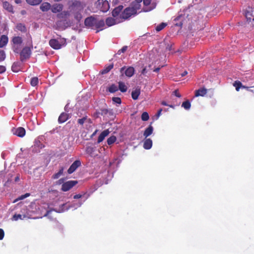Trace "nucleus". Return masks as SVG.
Here are the masks:
<instances>
[{"label": "nucleus", "instance_id": "20e7f679", "mask_svg": "<svg viewBox=\"0 0 254 254\" xmlns=\"http://www.w3.org/2000/svg\"><path fill=\"white\" fill-rule=\"evenodd\" d=\"M135 14L131 9L127 7L125 8L120 14V22H122L129 18L131 15Z\"/></svg>", "mask_w": 254, "mask_h": 254}, {"label": "nucleus", "instance_id": "49530a36", "mask_svg": "<svg viewBox=\"0 0 254 254\" xmlns=\"http://www.w3.org/2000/svg\"><path fill=\"white\" fill-rule=\"evenodd\" d=\"M58 121L60 123H64V112L62 113L60 115Z\"/></svg>", "mask_w": 254, "mask_h": 254}, {"label": "nucleus", "instance_id": "72a5a7b5", "mask_svg": "<svg viewBox=\"0 0 254 254\" xmlns=\"http://www.w3.org/2000/svg\"><path fill=\"white\" fill-rule=\"evenodd\" d=\"M118 90V87L115 84H112L108 88V91L111 93H115Z\"/></svg>", "mask_w": 254, "mask_h": 254}, {"label": "nucleus", "instance_id": "338daca9", "mask_svg": "<svg viewBox=\"0 0 254 254\" xmlns=\"http://www.w3.org/2000/svg\"><path fill=\"white\" fill-rule=\"evenodd\" d=\"M26 11H25V10H22V11H21V13L22 14H23V15H24V14H26Z\"/></svg>", "mask_w": 254, "mask_h": 254}, {"label": "nucleus", "instance_id": "a19ab883", "mask_svg": "<svg viewBox=\"0 0 254 254\" xmlns=\"http://www.w3.org/2000/svg\"><path fill=\"white\" fill-rule=\"evenodd\" d=\"M6 58V55L4 51L2 50H0V62L3 61Z\"/></svg>", "mask_w": 254, "mask_h": 254}, {"label": "nucleus", "instance_id": "58836bf2", "mask_svg": "<svg viewBox=\"0 0 254 254\" xmlns=\"http://www.w3.org/2000/svg\"><path fill=\"white\" fill-rule=\"evenodd\" d=\"M30 195V193H26L25 194L23 195H21V196H19L17 198H16L14 201V202H15L18 200H22Z\"/></svg>", "mask_w": 254, "mask_h": 254}, {"label": "nucleus", "instance_id": "bf43d9fd", "mask_svg": "<svg viewBox=\"0 0 254 254\" xmlns=\"http://www.w3.org/2000/svg\"><path fill=\"white\" fill-rule=\"evenodd\" d=\"M188 74V72L187 71H184L182 74L181 76L183 77L186 75Z\"/></svg>", "mask_w": 254, "mask_h": 254}, {"label": "nucleus", "instance_id": "9b49d317", "mask_svg": "<svg viewBox=\"0 0 254 254\" xmlns=\"http://www.w3.org/2000/svg\"><path fill=\"white\" fill-rule=\"evenodd\" d=\"M49 45L55 49H59L61 48V45L60 44L59 42L55 39L50 40Z\"/></svg>", "mask_w": 254, "mask_h": 254}, {"label": "nucleus", "instance_id": "cd10ccee", "mask_svg": "<svg viewBox=\"0 0 254 254\" xmlns=\"http://www.w3.org/2000/svg\"><path fill=\"white\" fill-rule=\"evenodd\" d=\"M12 42L14 45H20L22 43V39L19 36H15L12 38Z\"/></svg>", "mask_w": 254, "mask_h": 254}, {"label": "nucleus", "instance_id": "37998d69", "mask_svg": "<svg viewBox=\"0 0 254 254\" xmlns=\"http://www.w3.org/2000/svg\"><path fill=\"white\" fill-rule=\"evenodd\" d=\"M127 46H125L123 47L122 48V49H121L120 50H119L118 51V54L120 55L121 53H123L127 51Z\"/></svg>", "mask_w": 254, "mask_h": 254}, {"label": "nucleus", "instance_id": "473e14b6", "mask_svg": "<svg viewBox=\"0 0 254 254\" xmlns=\"http://www.w3.org/2000/svg\"><path fill=\"white\" fill-rule=\"evenodd\" d=\"M104 25H105V22H104V20H101L98 21H97V20L96 21V24H95V26L97 28H102L104 26Z\"/></svg>", "mask_w": 254, "mask_h": 254}, {"label": "nucleus", "instance_id": "c756f323", "mask_svg": "<svg viewBox=\"0 0 254 254\" xmlns=\"http://www.w3.org/2000/svg\"><path fill=\"white\" fill-rule=\"evenodd\" d=\"M42 0H26V2L31 5H37L42 2Z\"/></svg>", "mask_w": 254, "mask_h": 254}, {"label": "nucleus", "instance_id": "39448f33", "mask_svg": "<svg viewBox=\"0 0 254 254\" xmlns=\"http://www.w3.org/2000/svg\"><path fill=\"white\" fill-rule=\"evenodd\" d=\"M31 54V50L29 47H25L20 53V61L23 62L24 60L29 59Z\"/></svg>", "mask_w": 254, "mask_h": 254}, {"label": "nucleus", "instance_id": "7c9ffc66", "mask_svg": "<svg viewBox=\"0 0 254 254\" xmlns=\"http://www.w3.org/2000/svg\"><path fill=\"white\" fill-rule=\"evenodd\" d=\"M233 86L236 88L237 91H239L241 88H242V83L238 80L235 81L233 83Z\"/></svg>", "mask_w": 254, "mask_h": 254}, {"label": "nucleus", "instance_id": "de8ad7c7", "mask_svg": "<svg viewBox=\"0 0 254 254\" xmlns=\"http://www.w3.org/2000/svg\"><path fill=\"white\" fill-rule=\"evenodd\" d=\"M75 14V18L78 20H79L81 18L82 16L80 12H74L73 13Z\"/></svg>", "mask_w": 254, "mask_h": 254}, {"label": "nucleus", "instance_id": "0e129e2a", "mask_svg": "<svg viewBox=\"0 0 254 254\" xmlns=\"http://www.w3.org/2000/svg\"><path fill=\"white\" fill-rule=\"evenodd\" d=\"M125 69V66L122 67V68L120 69V72H121V73H122V72H123V71L124 70V69Z\"/></svg>", "mask_w": 254, "mask_h": 254}, {"label": "nucleus", "instance_id": "c03bdc74", "mask_svg": "<svg viewBox=\"0 0 254 254\" xmlns=\"http://www.w3.org/2000/svg\"><path fill=\"white\" fill-rule=\"evenodd\" d=\"M13 220L15 221L18 220L19 219H22V215L21 214H14L12 217Z\"/></svg>", "mask_w": 254, "mask_h": 254}, {"label": "nucleus", "instance_id": "b1692460", "mask_svg": "<svg viewBox=\"0 0 254 254\" xmlns=\"http://www.w3.org/2000/svg\"><path fill=\"white\" fill-rule=\"evenodd\" d=\"M16 28L21 32L25 33L27 31L25 25L21 23H17L16 25Z\"/></svg>", "mask_w": 254, "mask_h": 254}, {"label": "nucleus", "instance_id": "bb28decb", "mask_svg": "<svg viewBox=\"0 0 254 254\" xmlns=\"http://www.w3.org/2000/svg\"><path fill=\"white\" fill-rule=\"evenodd\" d=\"M106 23L108 26H111L116 24V22L114 18L108 17L106 19Z\"/></svg>", "mask_w": 254, "mask_h": 254}, {"label": "nucleus", "instance_id": "e2e57ef3", "mask_svg": "<svg viewBox=\"0 0 254 254\" xmlns=\"http://www.w3.org/2000/svg\"><path fill=\"white\" fill-rule=\"evenodd\" d=\"M160 69V67H157L153 70V71L158 72L159 71Z\"/></svg>", "mask_w": 254, "mask_h": 254}, {"label": "nucleus", "instance_id": "3c124183", "mask_svg": "<svg viewBox=\"0 0 254 254\" xmlns=\"http://www.w3.org/2000/svg\"><path fill=\"white\" fill-rule=\"evenodd\" d=\"M174 95H175L176 97L180 98L181 97V95L179 93L178 90H175L173 92Z\"/></svg>", "mask_w": 254, "mask_h": 254}, {"label": "nucleus", "instance_id": "4d7b16f0", "mask_svg": "<svg viewBox=\"0 0 254 254\" xmlns=\"http://www.w3.org/2000/svg\"><path fill=\"white\" fill-rule=\"evenodd\" d=\"M57 17L59 18H63L64 17V14L63 13V12H61V13H60L57 14Z\"/></svg>", "mask_w": 254, "mask_h": 254}, {"label": "nucleus", "instance_id": "f8f14e48", "mask_svg": "<svg viewBox=\"0 0 254 254\" xmlns=\"http://www.w3.org/2000/svg\"><path fill=\"white\" fill-rule=\"evenodd\" d=\"M13 134L19 137H22L25 134V130L22 127H19L15 129L13 132Z\"/></svg>", "mask_w": 254, "mask_h": 254}, {"label": "nucleus", "instance_id": "ea45409f", "mask_svg": "<svg viewBox=\"0 0 254 254\" xmlns=\"http://www.w3.org/2000/svg\"><path fill=\"white\" fill-rule=\"evenodd\" d=\"M141 118L143 121H147L148 120L149 117L148 114L146 112H144L142 114Z\"/></svg>", "mask_w": 254, "mask_h": 254}, {"label": "nucleus", "instance_id": "8fccbe9b", "mask_svg": "<svg viewBox=\"0 0 254 254\" xmlns=\"http://www.w3.org/2000/svg\"><path fill=\"white\" fill-rule=\"evenodd\" d=\"M6 70V67L4 65H0V73H4Z\"/></svg>", "mask_w": 254, "mask_h": 254}, {"label": "nucleus", "instance_id": "4c0bfd02", "mask_svg": "<svg viewBox=\"0 0 254 254\" xmlns=\"http://www.w3.org/2000/svg\"><path fill=\"white\" fill-rule=\"evenodd\" d=\"M38 83V78L37 77H32L31 79L30 84L32 86H36Z\"/></svg>", "mask_w": 254, "mask_h": 254}, {"label": "nucleus", "instance_id": "6e6552de", "mask_svg": "<svg viewBox=\"0 0 254 254\" xmlns=\"http://www.w3.org/2000/svg\"><path fill=\"white\" fill-rule=\"evenodd\" d=\"M81 162L79 160H75L70 166L69 168L67 170V173L69 174H72L74 172L78 167L81 166Z\"/></svg>", "mask_w": 254, "mask_h": 254}, {"label": "nucleus", "instance_id": "864d4df0", "mask_svg": "<svg viewBox=\"0 0 254 254\" xmlns=\"http://www.w3.org/2000/svg\"><path fill=\"white\" fill-rule=\"evenodd\" d=\"M162 111V109H159L158 111V112H157V113L156 114V115L157 118H158L161 115Z\"/></svg>", "mask_w": 254, "mask_h": 254}, {"label": "nucleus", "instance_id": "412c9836", "mask_svg": "<svg viewBox=\"0 0 254 254\" xmlns=\"http://www.w3.org/2000/svg\"><path fill=\"white\" fill-rule=\"evenodd\" d=\"M8 42V37L6 35H2L0 39V48L5 46Z\"/></svg>", "mask_w": 254, "mask_h": 254}, {"label": "nucleus", "instance_id": "f704fd0d", "mask_svg": "<svg viewBox=\"0 0 254 254\" xmlns=\"http://www.w3.org/2000/svg\"><path fill=\"white\" fill-rule=\"evenodd\" d=\"M167 26V24L166 23L162 22L160 23L159 25H157L155 29L156 31L159 32L162 29H163Z\"/></svg>", "mask_w": 254, "mask_h": 254}, {"label": "nucleus", "instance_id": "7ed1b4c3", "mask_svg": "<svg viewBox=\"0 0 254 254\" xmlns=\"http://www.w3.org/2000/svg\"><path fill=\"white\" fill-rule=\"evenodd\" d=\"M83 8L84 7L82 3L77 0L73 1L69 7L70 11L72 13L80 12Z\"/></svg>", "mask_w": 254, "mask_h": 254}, {"label": "nucleus", "instance_id": "4be33fe9", "mask_svg": "<svg viewBox=\"0 0 254 254\" xmlns=\"http://www.w3.org/2000/svg\"><path fill=\"white\" fill-rule=\"evenodd\" d=\"M58 186L60 190L64 191V178H61L59 181H57L54 185V187L56 188Z\"/></svg>", "mask_w": 254, "mask_h": 254}, {"label": "nucleus", "instance_id": "f257e3e1", "mask_svg": "<svg viewBox=\"0 0 254 254\" xmlns=\"http://www.w3.org/2000/svg\"><path fill=\"white\" fill-rule=\"evenodd\" d=\"M152 0H134L132 1L129 7L135 14L137 13V10H139L141 8V3L143 1V7L142 10L144 12H148L156 7V4L154 3H151Z\"/></svg>", "mask_w": 254, "mask_h": 254}, {"label": "nucleus", "instance_id": "13d9d810", "mask_svg": "<svg viewBox=\"0 0 254 254\" xmlns=\"http://www.w3.org/2000/svg\"><path fill=\"white\" fill-rule=\"evenodd\" d=\"M69 104H67L65 106H64V111H67V112H69V110L67 109L68 108H69V106H68Z\"/></svg>", "mask_w": 254, "mask_h": 254}, {"label": "nucleus", "instance_id": "a211bd4d", "mask_svg": "<svg viewBox=\"0 0 254 254\" xmlns=\"http://www.w3.org/2000/svg\"><path fill=\"white\" fill-rule=\"evenodd\" d=\"M140 94V88L137 87L131 92V97L133 100H137Z\"/></svg>", "mask_w": 254, "mask_h": 254}, {"label": "nucleus", "instance_id": "2eb2a0df", "mask_svg": "<svg viewBox=\"0 0 254 254\" xmlns=\"http://www.w3.org/2000/svg\"><path fill=\"white\" fill-rule=\"evenodd\" d=\"M207 90L203 87L198 89L195 91V96H204L207 93Z\"/></svg>", "mask_w": 254, "mask_h": 254}, {"label": "nucleus", "instance_id": "5fc2aeb1", "mask_svg": "<svg viewBox=\"0 0 254 254\" xmlns=\"http://www.w3.org/2000/svg\"><path fill=\"white\" fill-rule=\"evenodd\" d=\"M161 104L164 106H169L171 108H174V106L173 105H169L167 104V103L165 101H162L161 102Z\"/></svg>", "mask_w": 254, "mask_h": 254}, {"label": "nucleus", "instance_id": "c9c22d12", "mask_svg": "<svg viewBox=\"0 0 254 254\" xmlns=\"http://www.w3.org/2000/svg\"><path fill=\"white\" fill-rule=\"evenodd\" d=\"M191 106V104L189 100H187L184 102L182 105V107L184 108L186 110H189L190 109Z\"/></svg>", "mask_w": 254, "mask_h": 254}, {"label": "nucleus", "instance_id": "5701e85b", "mask_svg": "<svg viewBox=\"0 0 254 254\" xmlns=\"http://www.w3.org/2000/svg\"><path fill=\"white\" fill-rule=\"evenodd\" d=\"M134 73V69L132 66L128 67L125 72L126 75L127 77H131Z\"/></svg>", "mask_w": 254, "mask_h": 254}, {"label": "nucleus", "instance_id": "393cba45", "mask_svg": "<svg viewBox=\"0 0 254 254\" xmlns=\"http://www.w3.org/2000/svg\"><path fill=\"white\" fill-rule=\"evenodd\" d=\"M21 64L18 62H14L11 66V69L13 72H17L20 70Z\"/></svg>", "mask_w": 254, "mask_h": 254}, {"label": "nucleus", "instance_id": "6ab92c4d", "mask_svg": "<svg viewBox=\"0 0 254 254\" xmlns=\"http://www.w3.org/2000/svg\"><path fill=\"white\" fill-rule=\"evenodd\" d=\"M153 131V127L152 126L149 125L148 127H147L144 131L143 136L145 138H147L148 136L151 135Z\"/></svg>", "mask_w": 254, "mask_h": 254}, {"label": "nucleus", "instance_id": "2f4dec72", "mask_svg": "<svg viewBox=\"0 0 254 254\" xmlns=\"http://www.w3.org/2000/svg\"><path fill=\"white\" fill-rule=\"evenodd\" d=\"M117 140L115 136L112 135L108 138L107 141L108 145H110L113 144Z\"/></svg>", "mask_w": 254, "mask_h": 254}, {"label": "nucleus", "instance_id": "a18cd8bd", "mask_svg": "<svg viewBox=\"0 0 254 254\" xmlns=\"http://www.w3.org/2000/svg\"><path fill=\"white\" fill-rule=\"evenodd\" d=\"M86 120V118L83 117L81 119H79L77 121V122L79 124L82 125L84 123L85 121Z\"/></svg>", "mask_w": 254, "mask_h": 254}, {"label": "nucleus", "instance_id": "79ce46f5", "mask_svg": "<svg viewBox=\"0 0 254 254\" xmlns=\"http://www.w3.org/2000/svg\"><path fill=\"white\" fill-rule=\"evenodd\" d=\"M112 101L114 103L121 104L122 103L121 99L120 97H113Z\"/></svg>", "mask_w": 254, "mask_h": 254}, {"label": "nucleus", "instance_id": "dca6fc26", "mask_svg": "<svg viewBox=\"0 0 254 254\" xmlns=\"http://www.w3.org/2000/svg\"><path fill=\"white\" fill-rule=\"evenodd\" d=\"M40 8L42 11L46 12L51 9V5L49 2H44L41 4Z\"/></svg>", "mask_w": 254, "mask_h": 254}, {"label": "nucleus", "instance_id": "603ef678", "mask_svg": "<svg viewBox=\"0 0 254 254\" xmlns=\"http://www.w3.org/2000/svg\"><path fill=\"white\" fill-rule=\"evenodd\" d=\"M83 195L80 194H75L73 196V198L74 199H78V198H81Z\"/></svg>", "mask_w": 254, "mask_h": 254}, {"label": "nucleus", "instance_id": "9d476101", "mask_svg": "<svg viewBox=\"0 0 254 254\" xmlns=\"http://www.w3.org/2000/svg\"><path fill=\"white\" fill-rule=\"evenodd\" d=\"M96 19L92 16L88 17L85 19L84 24L86 26L92 27L96 24Z\"/></svg>", "mask_w": 254, "mask_h": 254}, {"label": "nucleus", "instance_id": "f3484780", "mask_svg": "<svg viewBox=\"0 0 254 254\" xmlns=\"http://www.w3.org/2000/svg\"><path fill=\"white\" fill-rule=\"evenodd\" d=\"M152 141L150 138H145L143 142V147L145 149H149L152 147Z\"/></svg>", "mask_w": 254, "mask_h": 254}, {"label": "nucleus", "instance_id": "a878e982", "mask_svg": "<svg viewBox=\"0 0 254 254\" xmlns=\"http://www.w3.org/2000/svg\"><path fill=\"white\" fill-rule=\"evenodd\" d=\"M3 7L9 12H13V7L12 5L7 1H4L3 2Z\"/></svg>", "mask_w": 254, "mask_h": 254}, {"label": "nucleus", "instance_id": "ddd939ff", "mask_svg": "<svg viewBox=\"0 0 254 254\" xmlns=\"http://www.w3.org/2000/svg\"><path fill=\"white\" fill-rule=\"evenodd\" d=\"M63 8L62 4L55 3L51 6V10L53 13L61 12Z\"/></svg>", "mask_w": 254, "mask_h": 254}, {"label": "nucleus", "instance_id": "e433bc0d", "mask_svg": "<svg viewBox=\"0 0 254 254\" xmlns=\"http://www.w3.org/2000/svg\"><path fill=\"white\" fill-rule=\"evenodd\" d=\"M63 170L64 169L63 168H61L58 173H56L53 176L52 178L54 179L59 178V177L63 174Z\"/></svg>", "mask_w": 254, "mask_h": 254}, {"label": "nucleus", "instance_id": "052dcab7", "mask_svg": "<svg viewBox=\"0 0 254 254\" xmlns=\"http://www.w3.org/2000/svg\"><path fill=\"white\" fill-rule=\"evenodd\" d=\"M242 88L246 89V90H247L248 91H249V90H250V87L246 86H244V85H243V86H242Z\"/></svg>", "mask_w": 254, "mask_h": 254}, {"label": "nucleus", "instance_id": "4468645a", "mask_svg": "<svg viewBox=\"0 0 254 254\" xmlns=\"http://www.w3.org/2000/svg\"><path fill=\"white\" fill-rule=\"evenodd\" d=\"M109 133H110V131H109L108 129H106V130H104V131H103L100 133V134L99 135V136L98 137V138L97 140V142L98 143H99L101 142L102 141H103L104 139H105V138L109 135Z\"/></svg>", "mask_w": 254, "mask_h": 254}, {"label": "nucleus", "instance_id": "69168bd1", "mask_svg": "<svg viewBox=\"0 0 254 254\" xmlns=\"http://www.w3.org/2000/svg\"><path fill=\"white\" fill-rule=\"evenodd\" d=\"M15 2L16 3H21V0H15Z\"/></svg>", "mask_w": 254, "mask_h": 254}, {"label": "nucleus", "instance_id": "f03ea898", "mask_svg": "<svg viewBox=\"0 0 254 254\" xmlns=\"http://www.w3.org/2000/svg\"><path fill=\"white\" fill-rule=\"evenodd\" d=\"M95 6L98 10L102 12H107L110 8V5L106 0H98L95 3Z\"/></svg>", "mask_w": 254, "mask_h": 254}, {"label": "nucleus", "instance_id": "1a4fd4ad", "mask_svg": "<svg viewBox=\"0 0 254 254\" xmlns=\"http://www.w3.org/2000/svg\"><path fill=\"white\" fill-rule=\"evenodd\" d=\"M78 184V181H68L64 182V191H66L70 190L72 188H73L74 186Z\"/></svg>", "mask_w": 254, "mask_h": 254}, {"label": "nucleus", "instance_id": "0eeeda50", "mask_svg": "<svg viewBox=\"0 0 254 254\" xmlns=\"http://www.w3.org/2000/svg\"><path fill=\"white\" fill-rule=\"evenodd\" d=\"M124 7L123 5H119L115 7L112 11V16L116 18V20H119L120 22V14L122 12Z\"/></svg>", "mask_w": 254, "mask_h": 254}, {"label": "nucleus", "instance_id": "423d86ee", "mask_svg": "<svg viewBox=\"0 0 254 254\" xmlns=\"http://www.w3.org/2000/svg\"><path fill=\"white\" fill-rule=\"evenodd\" d=\"M245 15L247 21L251 22L254 20V8L248 7L245 11Z\"/></svg>", "mask_w": 254, "mask_h": 254}, {"label": "nucleus", "instance_id": "774afa93", "mask_svg": "<svg viewBox=\"0 0 254 254\" xmlns=\"http://www.w3.org/2000/svg\"><path fill=\"white\" fill-rule=\"evenodd\" d=\"M166 49H168L169 51H171V47L168 45V47L166 48Z\"/></svg>", "mask_w": 254, "mask_h": 254}, {"label": "nucleus", "instance_id": "c85d7f7f", "mask_svg": "<svg viewBox=\"0 0 254 254\" xmlns=\"http://www.w3.org/2000/svg\"><path fill=\"white\" fill-rule=\"evenodd\" d=\"M119 89L122 92H125L127 91V88L123 82H119Z\"/></svg>", "mask_w": 254, "mask_h": 254}, {"label": "nucleus", "instance_id": "6e6d98bb", "mask_svg": "<svg viewBox=\"0 0 254 254\" xmlns=\"http://www.w3.org/2000/svg\"><path fill=\"white\" fill-rule=\"evenodd\" d=\"M141 74H143V75H145L146 73H147V70H146V67H144L142 69L141 72Z\"/></svg>", "mask_w": 254, "mask_h": 254}, {"label": "nucleus", "instance_id": "680f3d73", "mask_svg": "<svg viewBox=\"0 0 254 254\" xmlns=\"http://www.w3.org/2000/svg\"><path fill=\"white\" fill-rule=\"evenodd\" d=\"M61 128L62 129L63 128H62L61 127H59V128H57L56 129L54 130V132L56 131L57 132H59L60 131L59 129H61Z\"/></svg>", "mask_w": 254, "mask_h": 254}, {"label": "nucleus", "instance_id": "09e8293b", "mask_svg": "<svg viewBox=\"0 0 254 254\" xmlns=\"http://www.w3.org/2000/svg\"><path fill=\"white\" fill-rule=\"evenodd\" d=\"M4 236V232L3 229L0 228V240L3 239Z\"/></svg>", "mask_w": 254, "mask_h": 254}, {"label": "nucleus", "instance_id": "aec40b11", "mask_svg": "<svg viewBox=\"0 0 254 254\" xmlns=\"http://www.w3.org/2000/svg\"><path fill=\"white\" fill-rule=\"evenodd\" d=\"M114 67V64H111L108 65H106L103 69L100 71V73L102 74H105L108 73Z\"/></svg>", "mask_w": 254, "mask_h": 254}]
</instances>
